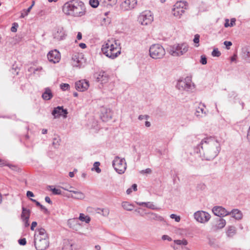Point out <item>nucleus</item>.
<instances>
[{
    "label": "nucleus",
    "mask_w": 250,
    "mask_h": 250,
    "mask_svg": "<svg viewBox=\"0 0 250 250\" xmlns=\"http://www.w3.org/2000/svg\"><path fill=\"white\" fill-rule=\"evenodd\" d=\"M220 150V143L214 139H202L196 148L194 152L203 153L202 159L207 161L213 160L218 154Z\"/></svg>",
    "instance_id": "nucleus-1"
},
{
    "label": "nucleus",
    "mask_w": 250,
    "mask_h": 250,
    "mask_svg": "<svg viewBox=\"0 0 250 250\" xmlns=\"http://www.w3.org/2000/svg\"><path fill=\"white\" fill-rule=\"evenodd\" d=\"M85 10L83 2L77 0L68 1L62 7V11L65 14L75 17H80L85 15Z\"/></svg>",
    "instance_id": "nucleus-2"
},
{
    "label": "nucleus",
    "mask_w": 250,
    "mask_h": 250,
    "mask_svg": "<svg viewBox=\"0 0 250 250\" xmlns=\"http://www.w3.org/2000/svg\"><path fill=\"white\" fill-rule=\"evenodd\" d=\"M34 245L37 250H45L49 247V237L44 229L41 228L36 230Z\"/></svg>",
    "instance_id": "nucleus-3"
},
{
    "label": "nucleus",
    "mask_w": 250,
    "mask_h": 250,
    "mask_svg": "<svg viewBox=\"0 0 250 250\" xmlns=\"http://www.w3.org/2000/svg\"><path fill=\"white\" fill-rule=\"evenodd\" d=\"M114 44L111 41L107 42L103 45L102 51L107 57L111 59H115L121 53V48L118 47L116 41H114Z\"/></svg>",
    "instance_id": "nucleus-4"
},
{
    "label": "nucleus",
    "mask_w": 250,
    "mask_h": 250,
    "mask_svg": "<svg viewBox=\"0 0 250 250\" xmlns=\"http://www.w3.org/2000/svg\"><path fill=\"white\" fill-rule=\"evenodd\" d=\"M188 46L185 43L170 46L167 48V51L171 55L177 57L184 55L188 51Z\"/></svg>",
    "instance_id": "nucleus-5"
},
{
    "label": "nucleus",
    "mask_w": 250,
    "mask_h": 250,
    "mask_svg": "<svg viewBox=\"0 0 250 250\" xmlns=\"http://www.w3.org/2000/svg\"><path fill=\"white\" fill-rule=\"evenodd\" d=\"M149 51L150 56L154 59H161L166 53L165 49L159 44L152 45Z\"/></svg>",
    "instance_id": "nucleus-6"
},
{
    "label": "nucleus",
    "mask_w": 250,
    "mask_h": 250,
    "mask_svg": "<svg viewBox=\"0 0 250 250\" xmlns=\"http://www.w3.org/2000/svg\"><path fill=\"white\" fill-rule=\"evenodd\" d=\"M176 87L180 90L191 91L194 88V85L192 83L191 78L187 77L185 79L178 81Z\"/></svg>",
    "instance_id": "nucleus-7"
},
{
    "label": "nucleus",
    "mask_w": 250,
    "mask_h": 250,
    "mask_svg": "<svg viewBox=\"0 0 250 250\" xmlns=\"http://www.w3.org/2000/svg\"><path fill=\"white\" fill-rule=\"evenodd\" d=\"M112 166L115 171L119 174L124 173L126 168V163L125 158L116 156L112 161Z\"/></svg>",
    "instance_id": "nucleus-8"
},
{
    "label": "nucleus",
    "mask_w": 250,
    "mask_h": 250,
    "mask_svg": "<svg viewBox=\"0 0 250 250\" xmlns=\"http://www.w3.org/2000/svg\"><path fill=\"white\" fill-rule=\"evenodd\" d=\"M153 21V17L150 11L143 12L138 18L139 22L143 25H146L151 23Z\"/></svg>",
    "instance_id": "nucleus-9"
},
{
    "label": "nucleus",
    "mask_w": 250,
    "mask_h": 250,
    "mask_svg": "<svg viewBox=\"0 0 250 250\" xmlns=\"http://www.w3.org/2000/svg\"><path fill=\"white\" fill-rule=\"evenodd\" d=\"M194 218L198 222L204 223L208 221L210 218L209 213L204 211H198L194 214Z\"/></svg>",
    "instance_id": "nucleus-10"
},
{
    "label": "nucleus",
    "mask_w": 250,
    "mask_h": 250,
    "mask_svg": "<svg viewBox=\"0 0 250 250\" xmlns=\"http://www.w3.org/2000/svg\"><path fill=\"white\" fill-rule=\"evenodd\" d=\"M137 0H125L120 5L122 10L125 11L134 9L137 5Z\"/></svg>",
    "instance_id": "nucleus-11"
},
{
    "label": "nucleus",
    "mask_w": 250,
    "mask_h": 250,
    "mask_svg": "<svg viewBox=\"0 0 250 250\" xmlns=\"http://www.w3.org/2000/svg\"><path fill=\"white\" fill-rule=\"evenodd\" d=\"M47 58L50 62L54 63H57L61 59L60 53L56 49L51 50L48 53Z\"/></svg>",
    "instance_id": "nucleus-12"
},
{
    "label": "nucleus",
    "mask_w": 250,
    "mask_h": 250,
    "mask_svg": "<svg viewBox=\"0 0 250 250\" xmlns=\"http://www.w3.org/2000/svg\"><path fill=\"white\" fill-rule=\"evenodd\" d=\"M68 113L66 109L63 108L62 106H58L54 108L52 112V114L54 116L55 118H58L60 116L66 117Z\"/></svg>",
    "instance_id": "nucleus-13"
},
{
    "label": "nucleus",
    "mask_w": 250,
    "mask_h": 250,
    "mask_svg": "<svg viewBox=\"0 0 250 250\" xmlns=\"http://www.w3.org/2000/svg\"><path fill=\"white\" fill-rule=\"evenodd\" d=\"M212 211L215 215L220 217L229 214V212L225 208L221 206L214 207Z\"/></svg>",
    "instance_id": "nucleus-14"
},
{
    "label": "nucleus",
    "mask_w": 250,
    "mask_h": 250,
    "mask_svg": "<svg viewBox=\"0 0 250 250\" xmlns=\"http://www.w3.org/2000/svg\"><path fill=\"white\" fill-rule=\"evenodd\" d=\"M89 82L85 80H82L75 83L76 89L80 91H84L89 87Z\"/></svg>",
    "instance_id": "nucleus-15"
},
{
    "label": "nucleus",
    "mask_w": 250,
    "mask_h": 250,
    "mask_svg": "<svg viewBox=\"0 0 250 250\" xmlns=\"http://www.w3.org/2000/svg\"><path fill=\"white\" fill-rule=\"evenodd\" d=\"M112 113L109 108H103L101 109V118L103 122H107L112 118Z\"/></svg>",
    "instance_id": "nucleus-16"
},
{
    "label": "nucleus",
    "mask_w": 250,
    "mask_h": 250,
    "mask_svg": "<svg viewBox=\"0 0 250 250\" xmlns=\"http://www.w3.org/2000/svg\"><path fill=\"white\" fill-rule=\"evenodd\" d=\"M94 77L97 82H101L102 83H105L108 80L107 75L105 72L103 71L95 73Z\"/></svg>",
    "instance_id": "nucleus-17"
},
{
    "label": "nucleus",
    "mask_w": 250,
    "mask_h": 250,
    "mask_svg": "<svg viewBox=\"0 0 250 250\" xmlns=\"http://www.w3.org/2000/svg\"><path fill=\"white\" fill-rule=\"evenodd\" d=\"M66 36L65 32L62 27H59L54 33V39L58 41L63 40Z\"/></svg>",
    "instance_id": "nucleus-18"
},
{
    "label": "nucleus",
    "mask_w": 250,
    "mask_h": 250,
    "mask_svg": "<svg viewBox=\"0 0 250 250\" xmlns=\"http://www.w3.org/2000/svg\"><path fill=\"white\" fill-rule=\"evenodd\" d=\"M145 214L147 216V219L149 221H162L163 220V218L162 216L155 213L150 212H145Z\"/></svg>",
    "instance_id": "nucleus-19"
},
{
    "label": "nucleus",
    "mask_w": 250,
    "mask_h": 250,
    "mask_svg": "<svg viewBox=\"0 0 250 250\" xmlns=\"http://www.w3.org/2000/svg\"><path fill=\"white\" fill-rule=\"evenodd\" d=\"M242 57L247 62H250V46L245 47L242 49Z\"/></svg>",
    "instance_id": "nucleus-20"
},
{
    "label": "nucleus",
    "mask_w": 250,
    "mask_h": 250,
    "mask_svg": "<svg viewBox=\"0 0 250 250\" xmlns=\"http://www.w3.org/2000/svg\"><path fill=\"white\" fill-rule=\"evenodd\" d=\"M226 224V220L222 218L216 219V224L213 227L214 230L223 228Z\"/></svg>",
    "instance_id": "nucleus-21"
},
{
    "label": "nucleus",
    "mask_w": 250,
    "mask_h": 250,
    "mask_svg": "<svg viewBox=\"0 0 250 250\" xmlns=\"http://www.w3.org/2000/svg\"><path fill=\"white\" fill-rule=\"evenodd\" d=\"M186 8H175L172 9V14L175 17L180 18L185 12Z\"/></svg>",
    "instance_id": "nucleus-22"
},
{
    "label": "nucleus",
    "mask_w": 250,
    "mask_h": 250,
    "mask_svg": "<svg viewBox=\"0 0 250 250\" xmlns=\"http://www.w3.org/2000/svg\"><path fill=\"white\" fill-rule=\"evenodd\" d=\"M53 97V94L50 89L48 87L45 88L44 92L42 94V98L44 100H49Z\"/></svg>",
    "instance_id": "nucleus-23"
},
{
    "label": "nucleus",
    "mask_w": 250,
    "mask_h": 250,
    "mask_svg": "<svg viewBox=\"0 0 250 250\" xmlns=\"http://www.w3.org/2000/svg\"><path fill=\"white\" fill-rule=\"evenodd\" d=\"M229 214L232 215V217L234 218L235 219L240 220L242 218V213L241 212L237 209H233L229 212Z\"/></svg>",
    "instance_id": "nucleus-24"
},
{
    "label": "nucleus",
    "mask_w": 250,
    "mask_h": 250,
    "mask_svg": "<svg viewBox=\"0 0 250 250\" xmlns=\"http://www.w3.org/2000/svg\"><path fill=\"white\" fill-rule=\"evenodd\" d=\"M31 211L30 209L22 207V212L21 214V219H25L26 217H30Z\"/></svg>",
    "instance_id": "nucleus-25"
},
{
    "label": "nucleus",
    "mask_w": 250,
    "mask_h": 250,
    "mask_svg": "<svg viewBox=\"0 0 250 250\" xmlns=\"http://www.w3.org/2000/svg\"><path fill=\"white\" fill-rule=\"evenodd\" d=\"M122 206L124 209L127 211H131L134 208L133 205L130 204L128 202H123L122 203Z\"/></svg>",
    "instance_id": "nucleus-26"
},
{
    "label": "nucleus",
    "mask_w": 250,
    "mask_h": 250,
    "mask_svg": "<svg viewBox=\"0 0 250 250\" xmlns=\"http://www.w3.org/2000/svg\"><path fill=\"white\" fill-rule=\"evenodd\" d=\"M236 228L234 226H229L228 227L227 235L228 237H231L233 236L236 233Z\"/></svg>",
    "instance_id": "nucleus-27"
},
{
    "label": "nucleus",
    "mask_w": 250,
    "mask_h": 250,
    "mask_svg": "<svg viewBox=\"0 0 250 250\" xmlns=\"http://www.w3.org/2000/svg\"><path fill=\"white\" fill-rule=\"evenodd\" d=\"M67 196L68 198H72L73 199H80L82 200L85 198V195L84 193H83L82 192L80 191L79 192L77 193V194L75 196H73L72 195L68 194L67 195Z\"/></svg>",
    "instance_id": "nucleus-28"
},
{
    "label": "nucleus",
    "mask_w": 250,
    "mask_h": 250,
    "mask_svg": "<svg viewBox=\"0 0 250 250\" xmlns=\"http://www.w3.org/2000/svg\"><path fill=\"white\" fill-rule=\"evenodd\" d=\"M137 205L139 206H144L146 207L152 209H155L156 208L155 207V206L151 202H137Z\"/></svg>",
    "instance_id": "nucleus-29"
},
{
    "label": "nucleus",
    "mask_w": 250,
    "mask_h": 250,
    "mask_svg": "<svg viewBox=\"0 0 250 250\" xmlns=\"http://www.w3.org/2000/svg\"><path fill=\"white\" fill-rule=\"evenodd\" d=\"M79 219L83 222H85L86 223H88L90 221L89 217L85 216L83 214L81 213L79 216Z\"/></svg>",
    "instance_id": "nucleus-30"
},
{
    "label": "nucleus",
    "mask_w": 250,
    "mask_h": 250,
    "mask_svg": "<svg viewBox=\"0 0 250 250\" xmlns=\"http://www.w3.org/2000/svg\"><path fill=\"white\" fill-rule=\"evenodd\" d=\"M60 141L61 139L59 137L54 138L52 142V145L54 146L55 148H57L60 146Z\"/></svg>",
    "instance_id": "nucleus-31"
},
{
    "label": "nucleus",
    "mask_w": 250,
    "mask_h": 250,
    "mask_svg": "<svg viewBox=\"0 0 250 250\" xmlns=\"http://www.w3.org/2000/svg\"><path fill=\"white\" fill-rule=\"evenodd\" d=\"M89 3L92 7L97 8L99 5V1L98 0H89Z\"/></svg>",
    "instance_id": "nucleus-32"
},
{
    "label": "nucleus",
    "mask_w": 250,
    "mask_h": 250,
    "mask_svg": "<svg viewBox=\"0 0 250 250\" xmlns=\"http://www.w3.org/2000/svg\"><path fill=\"white\" fill-rule=\"evenodd\" d=\"M175 244L179 245H184L186 246L188 244V242L186 239L182 240H175L174 241Z\"/></svg>",
    "instance_id": "nucleus-33"
},
{
    "label": "nucleus",
    "mask_w": 250,
    "mask_h": 250,
    "mask_svg": "<svg viewBox=\"0 0 250 250\" xmlns=\"http://www.w3.org/2000/svg\"><path fill=\"white\" fill-rule=\"evenodd\" d=\"M186 2L184 1H179L176 2L174 5V7L175 8H186Z\"/></svg>",
    "instance_id": "nucleus-34"
},
{
    "label": "nucleus",
    "mask_w": 250,
    "mask_h": 250,
    "mask_svg": "<svg viewBox=\"0 0 250 250\" xmlns=\"http://www.w3.org/2000/svg\"><path fill=\"white\" fill-rule=\"evenodd\" d=\"M31 10V7H29L27 9H23V12L21 13V15L20 16L21 18H23L25 16H27L29 14V13L30 12Z\"/></svg>",
    "instance_id": "nucleus-35"
},
{
    "label": "nucleus",
    "mask_w": 250,
    "mask_h": 250,
    "mask_svg": "<svg viewBox=\"0 0 250 250\" xmlns=\"http://www.w3.org/2000/svg\"><path fill=\"white\" fill-rule=\"evenodd\" d=\"M52 186H49V188H50V190L54 195H61L62 194V191L60 189L56 188H51Z\"/></svg>",
    "instance_id": "nucleus-36"
},
{
    "label": "nucleus",
    "mask_w": 250,
    "mask_h": 250,
    "mask_svg": "<svg viewBox=\"0 0 250 250\" xmlns=\"http://www.w3.org/2000/svg\"><path fill=\"white\" fill-rule=\"evenodd\" d=\"M60 88L62 91H65L69 89L70 85L68 83H62Z\"/></svg>",
    "instance_id": "nucleus-37"
},
{
    "label": "nucleus",
    "mask_w": 250,
    "mask_h": 250,
    "mask_svg": "<svg viewBox=\"0 0 250 250\" xmlns=\"http://www.w3.org/2000/svg\"><path fill=\"white\" fill-rule=\"evenodd\" d=\"M211 55L213 57H219L221 55L220 52L218 50L217 48H215L212 52Z\"/></svg>",
    "instance_id": "nucleus-38"
},
{
    "label": "nucleus",
    "mask_w": 250,
    "mask_h": 250,
    "mask_svg": "<svg viewBox=\"0 0 250 250\" xmlns=\"http://www.w3.org/2000/svg\"><path fill=\"white\" fill-rule=\"evenodd\" d=\"M199 39H200V36L198 34H196L195 36H194V39H193V42L194 43H195L196 44H198L197 45L196 44V47H198L199 44Z\"/></svg>",
    "instance_id": "nucleus-39"
},
{
    "label": "nucleus",
    "mask_w": 250,
    "mask_h": 250,
    "mask_svg": "<svg viewBox=\"0 0 250 250\" xmlns=\"http://www.w3.org/2000/svg\"><path fill=\"white\" fill-rule=\"evenodd\" d=\"M100 164V163L98 162H95L94 164V167L95 168L96 171L97 173H100L101 171V169L99 167Z\"/></svg>",
    "instance_id": "nucleus-40"
},
{
    "label": "nucleus",
    "mask_w": 250,
    "mask_h": 250,
    "mask_svg": "<svg viewBox=\"0 0 250 250\" xmlns=\"http://www.w3.org/2000/svg\"><path fill=\"white\" fill-rule=\"evenodd\" d=\"M170 217L171 218L175 219L177 222H179L180 221V217L175 214H171Z\"/></svg>",
    "instance_id": "nucleus-41"
},
{
    "label": "nucleus",
    "mask_w": 250,
    "mask_h": 250,
    "mask_svg": "<svg viewBox=\"0 0 250 250\" xmlns=\"http://www.w3.org/2000/svg\"><path fill=\"white\" fill-rule=\"evenodd\" d=\"M200 62L202 64H206L207 63V59L205 55H202L201 56V60H200Z\"/></svg>",
    "instance_id": "nucleus-42"
},
{
    "label": "nucleus",
    "mask_w": 250,
    "mask_h": 250,
    "mask_svg": "<svg viewBox=\"0 0 250 250\" xmlns=\"http://www.w3.org/2000/svg\"><path fill=\"white\" fill-rule=\"evenodd\" d=\"M29 217H26L25 219H22V221L24 223V225L25 227H28L29 226Z\"/></svg>",
    "instance_id": "nucleus-43"
},
{
    "label": "nucleus",
    "mask_w": 250,
    "mask_h": 250,
    "mask_svg": "<svg viewBox=\"0 0 250 250\" xmlns=\"http://www.w3.org/2000/svg\"><path fill=\"white\" fill-rule=\"evenodd\" d=\"M102 214L104 216H107L109 213V210L108 208H104L102 210Z\"/></svg>",
    "instance_id": "nucleus-44"
},
{
    "label": "nucleus",
    "mask_w": 250,
    "mask_h": 250,
    "mask_svg": "<svg viewBox=\"0 0 250 250\" xmlns=\"http://www.w3.org/2000/svg\"><path fill=\"white\" fill-rule=\"evenodd\" d=\"M200 112H201L202 113L205 114L206 112L204 110V109L203 107H199L196 110V115L197 116H200V115L198 114L197 113H199Z\"/></svg>",
    "instance_id": "nucleus-45"
},
{
    "label": "nucleus",
    "mask_w": 250,
    "mask_h": 250,
    "mask_svg": "<svg viewBox=\"0 0 250 250\" xmlns=\"http://www.w3.org/2000/svg\"><path fill=\"white\" fill-rule=\"evenodd\" d=\"M19 244L21 246H24L26 244V239L23 238L18 240Z\"/></svg>",
    "instance_id": "nucleus-46"
},
{
    "label": "nucleus",
    "mask_w": 250,
    "mask_h": 250,
    "mask_svg": "<svg viewBox=\"0 0 250 250\" xmlns=\"http://www.w3.org/2000/svg\"><path fill=\"white\" fill-rule=\"evenodd\" d=\"M224 44L226 46L227 49H229L230 48V46L232 45V42L230 41H225L224 42Z\"/></svg>",
    "instance_id": "nucleus-47"
},
{
    "label": "nucleus",
    "mask_w": 250,
    "mask_h": 250,
    "mask_svg": "<svg viewBox=\"0 0 250 250\" xmlns=\"http://www.w3.org/2000/svg\"><path fill=\"white\" fill-rule=\"evenodd\" d=\"M72 59L74 61L76 62L77 64H75L76 66H78V64L79 63V60L78 57H77V55H74L72 56Z\"/></svg>",
    "instance_id": "nucleus-48"
},
{
    "label": "nucleus",
    "mask_w": 250,
    "mask_h": 250,
    "mask_svg": "<svg viewBox=\"0 0 250 250\" xmlns=\"http://www.w3.org/2000/svg\"><path fill=\"white\" fill-rule=\"evenodd\" d=\"M162 239L163 240H167L168 241H171L172 239L171 237H170L169 236L167 235H163L162 237Z\"/></svg>",
    "instance_id": "nucleus-49"
},
{
    "label": "nucleus",
    "mask_w": 250,
    "mask_h": 250,
    "mask_svg": "<svg viewBox=\"0 0 250 250\" xmlns=\"http://www.w3.org/2000/svg\"><path fill=\"white\" fill-rule=\"evenodd\" d=\"M197 188L198 189L204 190L206 188V185L204 184L201 183L198 185Z\"/></svg>",
    "instance_id": "nucleus-50"
},
{
    "label": "nucleus",
    "mask_w": 250,
    "mask_h": 250,
    "mask_svg": "<svg viewBox=\"0 0 250 250\" xmlns=\"http://www.w3.org/2000/svg\"><path fill=\"white\" fill-rule=\"evenodd\" d=\"M13 26L11 28V31L13 32H15L17 31V27L18 26V24L17 23H14Z\"/></svg>",
    "instance_id": "nucleus-51"
},
{
    "label": "nucleus",
    "mask_w": 250,
    "mask_h": 250,
    "mask_svg": "<svg viewBox=\"0 0 250 250\" xmlns=\"http://www.w3.org/2000/svg\"><path fill=\"white\" fill-rule=\"evenodd\" d=\"M142 209L141 208H138L137 209H136L135 210V211L139 214L141 216H144L146 214H145V212H143L141 211V210Z\"/></svg>",
    "instance_id": "nucleus-52"
},
{
    "label": "nucleus",
    "mask_w": 250,
    "mask_h": 250,
    "mask_svg": "<svg viewBox=\"0 0 250 250\" xmlns=\"http://www.w3.org/2000/svg\"><path fill=\"white\" fill-rule=\"evenodd\" d=\"M141 173L144 174V173H148L149 174L151 172V170L150 168H146L145 170H142L141 172Z\"/></svg>",
    "instance_id": "nucleus-53"
},
{
    "label": "nucleus",
    "mask_w": 250,
    "mask_h": 250,
    "mask_svg": "<svg viewBox=\"0 0 250 250\" xmlns=\"http://www.w3.org/2000/svg\"><path fill=\"white\" fill-rule=\"evenodd\" d=\"M62 188L65 190H67V191H68L70 192V190H72L71 189L73 188V187L72 186H66L64 187H62Z\"/></svg>",
    "instance_id": "nucleus-54"
},
{
    "label": "nucleus",
    "mask_w": 250,
    "mask_h": 250,
    "mask_svg": "<svg viewBox=\"0 0 250 250\" xmlns=\"http://www.w3.org/2000/svg\"><path fill=\"white\" fill-rule=\"evenodd\" d=\"M149 118V116L148 115H139V117H138V119L140 120H142L143 119H148V118Z\"/></svg>",
    "instance_id": "nucleus-55"
},
{
    "label": "nucleus",
    "mask_w": 250,
    "mask_h": 250,
    "mask_svg": "<svg viewBox=\"0 0 250 250\" xmlns=\"http://www.w3.org/2000/svg\"><path fill=\"white\" fill-rule=\"evenodd\" d=\"M37 226V223L35 221H34L32 223L31 226V229L32 230H34L35 229V228Z\"/></svg>",
    "instance_id": "nucleus-56"
},
{
    "label": "nucleus",
    "mask_w": 250,
    "mask_h": 250,
    "mask_svg": "<svg viewBox=\"0 0 250 250\" xmlns=\"http://www.w3.org/2000/svg\"><path fill=\"white\" fill-rule=\"evenodd\" d=\"M26 196L29 198L32 197L34 196V194L32 191H27L26 192Z\"/></svg>",
    "instance_id": "nucleus-57"
},
{
    "label": "nucleus",
    "mask_w": 250,
    "mask_h": 250,
    "mask_svg": "<svg viewBox=\"0 0 250 250\" xmlns=\"http://www.w3.org/2000/svg\"><path fill=\"white\" fill-rule=\"evenodd\" d=\"M30 200L34 203H35L36 205L38 207H40V206H41L42 204H41V203L38 202V201L35 200V199H32L31 198Z\"/></svg>",
    "instance_id": "nucleus-58"
},
{
    "label": "nucleus",
    "mask_w": 250,
    "mask_h": 250,
    "mask_svg": "<svg viewBox=\"0 0 250 250\" xmlns=\"http://www.w3.org/2000/svg\"><path fill=\"white\" fill-rule=\"evenodd\" d=\"M45 201L46 202L49 203V204H52V202L48 196H46L45 197Z\"/></svg>",
    "instance_id": "nucleus-59"
},
{
    "label": "nucleus",
    "mask_w": 250,
    "mask_h": 250,
    "mask_svg": "<svg viewBox=\"0 0 250 250\" xmlns=\"http://www.w3.org/2000/svg\"><path fill=\"white\" fill-rule=\"evenodd\" d=\"M237 55L236 54L233 55L230 58L231 62H235L236 60Z\"/></svg>",
    "instance_id": "nucleus-60"
},
{
    "label": "nucleus",
    "mask_w": 250,
    "mask_h": 250,
    "mask_svg": "<svg viewBox=\"0 0 250 250\" xmlns=\"http://www.w3.org/2000/svg\"><path fill=\"white\" fill-rule=\"evenodd\" d=\"M235 19H231L230 20V22L229 23V24H230L229 26H233V25L235 24Z\"/></svg>",
    "instance_id": "nucleus-61"
},
{
    "label": "nucleus",
    "mask_w": 250,
    "mask_h": 250,
    "mask_svg": "<svg viewBox=\"0 0 250 250\" xmlns=\"http://www.w3.org/2000/svg\"><path fill=\"white\" fill-rule=\"evenodd\" d=\"M39 207H40V208H41V209L42 210H44V212H48L47 209L44 206H43V205H41V206H40Z\"/></svg>",
    "instance_id": "nucleus-62"
},
{
    "label": "nucleus",
    "mask_w": 250,
    "mask_h": 250,
    "mask_svg": "<svg viewBox=\"0 0 250 250\" xmlns=\"http://www.w3.org/2000/svg\"><path fill=\"white\" fill-rule=\"evenodd\" d=\"M79 46L83 49H84L86 47V45L84 43H80Z\"/></svg>",
    "instance_id": "nucleus-63"
},
{
    "label": "nucleus",
    "mask_w": 250,
    "mask_h": 250,
    "mask_svg": "<svg viewBox=\"0 0 250 250\" xmlns=\"http://www.w3.org/2000/svg\"><path fill=\"white\" fill-rule=\"evenodd\" d=\"M77 38L78 40H80L82 38V34L81 32H78L77 36Z\"/></svg>",
    "instance_id": "nucleus-64"
}]
</instances>
